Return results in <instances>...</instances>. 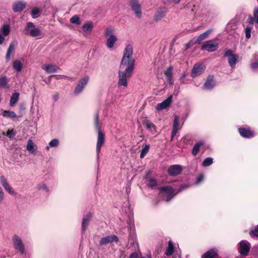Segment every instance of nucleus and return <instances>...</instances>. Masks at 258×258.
<instances>
[{
    "label": "nucleus",
    "instance_id": "obj_44",
    "mask_svg": "<svg viewBox=\"0 0 258 258\" xmlns=\"http://www.w3.org/2000/svg\"><path fill=\"white\" fill-rule=\"evenodd\" d=\"M251 31V28L250 27H247L245 29V37L247 39H249L250 38Z\"/></svg>",
    "mask_w": 258,
    "mask_h": 258
},
{
    "label": "nucleus",
    "instance_id": "obj_22",
    "mask_svg": "<svg viewBox=\"0 0 258 258\" xmlns=\"http://www.w3.org/2000/svg\"><path fill=\"white\" fill-rule=\"evenodd\" d=\"M16 44L14 42H11L7 50L6 54V62H8L11 59V55L15 51Z\"/></svg>",
    "mask_w": 258,
    "mask_h": 258
},
{
    "label": "nucleus",
    "instance_id": "obj_35",
    "mask_svg": "<svg viewBox=\"0 0 258 258\" xmlns=\"http://www.w3.org/2000/svg\"><path fill=\"white\" fill-rule=\"evenodd\" d=\"M27 150L32 153L34 152V143L31 139H29L26 146Z\"/></svg>",
    "mask_w": 258,
    "mask_h": 258
},
{
    "label": "nucleus",
    "instance_id": "obj_9",
    "mask_svg": "<svg viewBox=\"0 0 258 258\" xmlns=\"http://www.w3.org/2000/svg\"><path fill=\"white\" fill-rule=\"evenodd\" d=\"M250 243L246 240H242L239 243L238 250L241 255L246 256L250 250Z\"/></svg>",
    "mask_w": 258,
    "mask_h": 258
},
{
    "label": "nucleus",
    "instance_id": "obj_36",
    "mask_svg": "<svg viewBox=\"0 0 258 258\" xmlns=\"http://www.w3.org/2000/svg\"><path fill=\"white\" fill-rule=\"evenodd\" d=\"M10 32V27L9 25H4L3 27L2 32L4 36H8Z\"/></svg>",
    "mask_w": 258,
    "mask_h": 258
},
{
    "label": "nucleus",
    "instance_id": "obj_42",
    "mask_svg": "<svg viewBox=\"0 0 258 258\" xmlns=\"http://www.w3.org/2000/svg\"><path fill=\"white\" fill-rule=\"evenodd\" d=\"M157 185V182L155 178H151L149 180L148 186L151 188H154Z\"/></svg>",
    "mask_w": 258,
    "mask_h": 258
},
{
    "label": "nucleus",
    "instance_id": "obj_25",
    "mask_svg": "<svg viewBox=\"0 0 258 258\" xmlns=\"http://www.w3.org/2000/svg\"><path fill=\"white\" fill-rule=\"evenodd\" d=\"M20 94L18 92H14L11 97L10 101V105L14 107L18 102L19 99Z\"/></svg>",
    "mask_w": 258,
    "mask_h": 258
},
{
    "label": "nucleus",
    "instance_id": "obj_14",
    "mask_svg": "<svg viewBox=\"0 0 258 258\" xmlns=\"http://www.w3.org/2000/svg\"><path fill=\"white\" fill-rule=\"evenodd\" d=\"M238 133L241 137L245 138H251L254 136V132L250 127H240Z\"/></svg>",
    "mask_w": 258,
    "mask_h": 258
},
{
    "label": "nucleus",
    "instance_id": "obj_1",
    "mask_svg": "<svg viewBox=\"0 0 258 258\" xmlns=\"http://www.w3.org/2000/svg\"><path fill=\"white\" fill-rule=\"evenodd\" d=\"M133 53V47L131 44H127L123 52V57L119 66L120 69H123V71L119 70L118 72V86H127V80L132 78L135 69V60L132 58Z\"/></svg>",
    "mask_w": 258,
    "mask_h": 258
},
{
    "label": "nucleus",
    "instance_id": "obj_16",
    "mask_svg": "<svg viewBox=\"0 0 258 258\" xmlns=\"http://www.w3.org/2000/svg\"><path fill=\"white\" fill-rule=\"evenodd\" d=\"M172 100V95L169 96L167 99L162 102L158 103L156 106L157 110H163L166 108L171 103Z\"/></svg>",
    "mask_w": 258,
    "mask_h": 258
},
{
    "label": "nucleus",
    "instance_id": "obj_21",
    "mask_svg": "<svg viewBox=\"0 0 258 258\" xmlns=\"http://www.w3.org/2000/svg\"><path fill=\"white\" fill-rule=\"evenodd\" d=\"M92 216L93 214L91 213H89L83 218L82 222V230L84 232L86 230Z\"/></svg>",
    "mask_w": 258,
    "mask_h": 258
},
{
    "label": "nucleus",
    "instance_id": "obj_57",
    "mask_svg": "<svg viewBox=\"0 0 258 258\" xmlns=\"http://www.w3.org/2000/svg\"><path fill=\"white\" fill-rule=\"evenodd\" d=\"M128 258H138V254L136 252H133L131 254Z\"/></svg>",
    "mask_w": 258,
    "mask_h": 258
},
{
    "label": "nucleus",
    "instance_id": "obj_4",
    "mask_svg": "<svg viewBox=\"0 0 258 258\" xmlns=\"http://www.w3.org/2000/svg\"><path fill=\"white\" fill-rule=\"evenodd\" d=\"M206 69V66L202 63H196L191 71L190 76L192 78H195L202 75Z\"/></svg>",
    "mask_w": 258,
    "mask_h": 258
},
{
    "label": "nucleus",
    "instance_id": "obj_45",
    "mask_svg": "<svg viewBox=\"0 0 258 258\" xmlns=\"http://www.w3.org/2000/svg\"><path fill=\"white\" fill-rule=\"evenodd\" d=\"M40 12L39 9L38 8H34L32 9L31 14L33 18H35V15H37Z\"/></svg>",
    "mask_w": 258,
    "mask_h": 258
},
{
    "label": "nucleus",
    "instance_id": "obj_33",
    "mask_svg": "<svg viewBox=\"0 0 258 258\" xmlns=\"http://www.w3.org/2000/svg\"><path fill=\"white\" fill-rule=\"evenodd\" d=\"M16 132L14 130V128L10 130H9L7 133L3 132L2 133V135L4 136H6L10 139H13L16 136Z\"/></svg>",
    "mask_w": 258,
    "mask_h": 258
},
{
    "label": "nucleus",
    "instance_id": "obj_3",
    "mask_svg": "<svg viewBox=\"0 0 258 258\" xmlns=\"http://www.w3.org/2000/svg\"><path fill=\"white\" fill-rule=\"evenodd\" d=\"M24 31L26 35L33 37L40 36L42 35L41 30L36 28L34 23L31 22L27 23Z\"/></svg>",
    "mask_w": 258,
    "mask_h": 258
},
{
    "label": "nucleus",
    "instance_id": "obj_48",
    "mask_svg": "<svg viewBox=\"0 0 258 258\" xmlns=\"http://www.w3.org/2000/svg\"><path fill=\"white\" fill-rule=\"evenodd\" d=\"M0 179H1V183L3 185V187H4L5 186L9 184L8 182L7 179L4 176H1Z\"/></svg>",
    "mask_w": 258,
    "mask_h": 258
},
{
    "label": "nucleus",
    "instance_id": "obj_23",
    "mask_svg": "<svg viewBox=\"0 0 258 258\" xmlns=\"http://www.w3.org/2000/svg\"><path fill=\"white\" fill-rule=\"evenodd\" d=\"M167 12V10L165 8H160L157 12L156 14L154 16V19L156 21L161 20L162 18L164 17Z\"/></svg>",
    "mask_w": 258,
    "mask_h": 258
},
{
    "label": "nucleus",
    "instance_id": "obj_53",
    "mask_svg": "<svg viewBox=\"0 0 258 258\" xmlns=\"http://www.w3.org/2000/svg\"><path fill=\"white\" fill-rule=\"evenodd\" d=\"M177 130H178V127H173V129L172 130L171 134V140L173 139V138L175 137V136L177 134Z\"/></svg>",
    "mask_w": 258,
    "mask_h": 258
},
{
    "label": "nucleus",
    "instance_id": "obj_8",
    "mask_svg": "<svg viewBox=\"0 0 258 258\" xmlns=\"http://www.w3.org/2000/svg\"><path fill=\"white\" fill-rule=\"evenodd\" d=\"M218 48V44L216 43L213 40H210L204 42L201 47L203 50H207L208 52H213Z\"/></svg>",
    "mask_w": 258,
    "mask_h": 258
},
{
    "label": "nucleus",
    "instance_id": "obj_46",
    "mask_svg": "<svg viewBox=\"0 0 258 258\" xmlns=\"http://www.w3.org/2000/svg\"><path fill=\"white\" fill-rule=\"evenodd\" d=\"M112 32L113 30L111 28H106L104 31V36L105 37L110 36L111 35H112Z\"/></svg>",
    "mask_w": 258,
    "mask_h": 258
},
{
    "label": "nucleus",
    "instance_id": "obj_34",
    "mask_svg": "<svg viewBox=\"0 0 258 258\" xmlns=\"http://www.w3.org/2000/svg\"><path fill=\"white\" fill-rule=\"evenodd\" d=\"M44 69L48 73H53L56 71L57 68L54 65L48 64L45 67Z\"/></svg>",
    "mask_w": 258,
    "mask_h": 258
},
{
    "label": "nucleus",
    "instance_id": "obj_40",
    "mask_svg": "<svg viewBox=\"0 0 258 258\" xmlns=\"http://www.w3.org/2000/svg\"><path fill=\"white\" fill-rule=\"evenodd\" d=\"M6 191H7L9 194L11 195H16V192L14 190L12 187L10 186L9 184L4 187Z\"/></svg>",
    "mask_w": 258,
    "mask_h": 258
},
{
    "label": "nucleus",
    "instance_id": "obj_38",
    "mask_svg": "<svg viewBox=\"0 0 258 258\" xmlns=\"http://www.w3.org/2000/svg\"><path fill=\"white\" fill-rule=\"evenodd\" d=\"M213 162V159L211 157H208L204 160V161L202 163V165L204 167H208V166L212 165Z\"/></svg>",
    "mask_w": 258,
    "mask_h": 258
},
{
    "label": "nucleus",
    "instance_id": "obj_11",
    "mask_svg": "<svg viewBox=\"0 0 258 258\" xmlns=\"http://www.w3.org/2000/svg\"><path fill=\"white\" fill-rule=\"evenodd\" d=\"M89 80V77L88 76H85L80 79L78 81V84L75 89V94H77L82 92L85 86L88 83Z\"/></svg>",
    "mask_w": 258,
    "mask_h": 258
},
{
    "label": "nucleus",
    "instance_id": "obj_63",
    "mask_svg": "<svg viewBox=\"0 0 258 258\" xmlns=\"http://www.w3.org/2000/svg\"><path fill=\"white\" fill-rule=\"evenodd\" d=\"M46 150H48L49 149V146H47V147H46Z\"/></svg>",
    "mask_w": 258,
    "mask_h": 258
},
{
    "label": "nucleus",
    "instance_id": "obj_24",
    "mask_svg": "<svg viewBox=\"0 0 258 258\" xmlns=\"http://www.w3.org/2000/svg\"><path fill=\"white\" fill-rule=\"evenodd\" d=\"M2 115L5 118H10L13 119L18 117L14 111L4 110H2Z\"/></svg>",
    "mask_w": 258,
    "mask_h": 258
},
{
    "label": "nucleus",
    "instance_id": "obj_18",
    "mask_svg": "<svg viewBox=\"0 0 258 258\" xmlns=\"http://www.w3.org/2000/svg\"><path fill=\"white\" fill-rule=\"evenodd\" d=\"M212 32V29H208L206 32L200 34L197 38H195L193 39V41H194V44H200L203 40L209 37V35Z\"/></svg>",
    "mask_w": 258,
    "mask_h": 258
},
{
    "label": "nucleus",
    "instance_id": "obj_2",
    "mask_svg": "<svg viewBox=\"0 0 258 258\" xmlns=\"http://www.w3.org/2000/svg\"><path fill=\"white\" fill-rule=\"evenodd\" d=\"M158 189L162 200L166 202H169L177 195L170 185L162 186L158 187Z\"/></svg>",
    "mask_w": 258,
    "mask_h": 258
},
{
    "label": "nucleus",
    "instance_id": "obj_19",
    "mask_svg": "<svg viewBox=\"0 0 258 258\" xmlns=\"http://www.w3.org/2000/svg\"><path fill=\"white\" fill-rule=\"evenodd\" d=\"M218 250L216 248H212L206 252L202 258H219Z\"/></svg>",
    "mask_w": 258,
    "mask_h": 258
},
{
    "label": "nucleus",
    "instance_id": "obj_20",
    "mask_svg": "<svg viewBox=\"0 0 258 258\" xmlns=\"http://www.w3.org/2000/svg\"><path fill=\"white\" fill-rule=\"evenodd\" d=\"M26 3L22 2H16L12 6L13 11L15 12H19L23 11L26 7Z\"/></svg>",
    "mask_w": 258,
    "mask_h": 258
},
{
    "label": "nucleus",
    "instance_id": "obj_12",
    "mask_svg": "<svg viewBox=\"0 0 258 258\" xmlns=\"http://www.w3.org/2000/svg\"><path fill=\"white\" fill-rule=\"evenodd\" d=\"M216 85V82L214 75H209L202 87L203 89L211 90Z\"/></svg>",
    "mask_w": 258,
    "mask_h": 258
},
{
    "label": "nucleus",
    "instance_id": "obj_60",
    "mask_svg": "<svg viewBox=\"0 0 258 258\" xmlns=\"http://www.w3.org/2000/svg\"><path fill=\"white\" fill-rule=\"evenodd\" d=\"M4 40L5 38L4 36L2 34H0V44H3L4 42Z\"/></svg>",
    "mask_w": 258,
    "mask_h": 258
},
{
    "label": "nucleus",
    "instance_id": "obj_58",
    "mask_svg": "<svg viewBox=\"0 0 258 258\" xmlns=\"http://www.w3.org/2000/svg\"><path fill=\"white\" fill-rule=\"evenodd\" d=\"M251 67L253 69L258 68V60L251 64Z\"/></svg>",
    "mask_w": 258,
    "mask_h": 258
},
{
    "label": "nucleus",
    "instance_id": "obj_43",
    "mask_svg": "<svg viewBox=\"0 0 258 258\" xmlns=\"http://www.w3.org/2000/svg\"><path fill=\"white\" fill-rule=\"evenodd\" d=\"M59 144V141L57 139H54L52 140L49 143V145L51 147H57Z\"/></svg>",
    "mask_w": 258,
    "mask_h": 258
},
{
    "label": "nucleus",
    "instance_id": "obj_49",
    "mask_svg": "<svg viewBox=\"0 0 258 258\" xmlns=\"http://www.w3.org/2000/svg\"><path fill=\"white\" fill-rule=\"evenodd\" d=\"M188 187L187 184H182L180 186V187L177 189L176 193L178 194L182 191L183 190L187 188Z\"/></svg>",
    "mask_w": 258,
    "mask_h": 258
},
{
    "label": "nucleus",
    "instance_id": "obj_30",
    "mask_svg": "<svg viewBox=\"0 0 258 258\" xmlns=\"http://www.w3.org/2000/svg\"><path fill=\"white\" fill-rule=\"evenodd\" d=\"M173 252H174L173 243L171 240H169L168 241V247H167V249L166 250L165 254L167 256H169V255H172L173 253Z\"/></svg>",
    "mask_w": 258,
    "mask_h": 258
},
{
    "label": "nucleus",
    "instance_id": "obj_54",
    "mask_svg": "<svg viewBox=\"0 0 258 258\" xmlns=\"http://www.w3.org/2000/svg\"><path fill=\"white\" fill-rule=\"evenodd\" d=\"M38 188L39 189H42L45 190L46 192H48L49 191L48 188L45 184H43L38 186Z\"/></svg>",
    "mask_w": 258,
    "mask_h": 258
},
{
    "label": "nucleus",
    "instance_id": "obj_29",
    "mask_svg": "<svg viewBox=\"0 0 258 258\" xmlns=\"http://www.w3.org/2000/svg\"><path fill=\"white\" fill-rule=\"evenodd\" d=\"M13 67L17 72H20L22 69L23 63L19 60H15L13 62Z\"/></svg>",
    "mask_w": 258,
    "mask_h": 258
},
{
    "label": "nucleus",
    "instance_id": "obj_5",
    "mask_svg": "<svg viewBox=\"0 0 258 258\" xmlns=\"http://www.w3.org/2000/svg\"><path fill=\"white\" fill-rule=\"evenodd\" d=\"M129 6L131 7L132 10L134 11L136 16L138 18H141L142 15V12L139 1L129 0Z\"/></svg>",
    "mask_w": 258,
    "mask_h": 258
},
{
    "label": "nucleus",
    "instance_id": "obj_37",
    "mask_svg": "<svg viewBox=\"0 0 258 258\" xmlns=\"http://www.w3.org/2000/svg\"><path fill=\"white\" fill-rule=\"evenodd\" d=\"M70 22L73 24L80 25L81 24L80 17L77 15H74L70 19Z\"/></svg>",
    "mask_w": 258,
    "mask_h": 258
},
{
    "label": "nucleus",
    "instance_id": "obj_55",
    "mask_svg": "<svg viewBox=\"0 0 258 258\" xmlns=\"http://www.w3.org/2000/svg\"><path fill=\"white\" fill-rule=\"evenodd\" d=\"M253 16L254 18L256 19V22L258 24V9L254 10Z\"/></svg>",
    "mask_w": 258,
    "mask_h": 258
},
{
    "label": "nucleus",
    "instance_id": "obj_59",
    "mask_svg": "<svg viewBox=\"0 0 258 258\" xmlns=\"http://www.w3.org/2000/svg\"><path fill=\"white\" fill-rule=\"evenodd\" d=\"M248 22L249 24H253L254 22V18L252 17H249L248 19Z\"/></svg>",
    "mask_w": 258,
    "mask_h": 258
},
{
    "label": "nucleus",
    "instance_id": "obj_52",
    "mask_svg": "<svg viewBox=\"0 0 258 258\" xmlns=\"http://www.w3.org/2000/svg\"><path fill=\"white\" fill-rule=\"evenodd\" d=\"M178 117L176 115L174 116L173 127H177L178 125Z\"/></svg>",
    "mask_w": 258,
    "mask_h": 258
},
{
    "label": "nucleus",
    "instance_id": "obj_64",
    "mask_svg": "<svg viewBox=\"0 0 258 258\" xmlns=\"http://www.w3.org/2000/svg\"><path fill=\"white\" fill-rule=\"evenodd\" d=\"M141 258H145V257H141Z\"/></svg>",
    "mask_w": 258,
    "mask_h": 258
},
{
    "label": "nucleus",
    "instance_id": "obj_13",
    "mask_svg": "<svg viewBox=\"0 0 258 258\" xmlns=\"http://www.w3.org/2000/svg\"><path fill=\"white\" fill-rule=\"evenodd\" d=\"M119 241L118 237L115 235H110L102 238L99 241L100 245H104L113 242H117Z\"/></svg>",
    "mask_w": 258,
    "mask_h": 258
},
{
    "label": "nucleus",
    "instance_id": "obj_62",
    "mask_svg": "<svg viewBox=\"0 0 258 258\" xmlns=\"http://www.w3.org/2000/svg\"><path fill=\"white\" fill-rule=\"evenodd\" d=\"M58 98V95H55L54 96V99L55 101L57 100Z\"/></svg>",
    "mask_w": 258,
    "mask_h": 258
},
{
    "label": "nucleus",
    "instance_id": "obj_39",
    "mask_svg": "<svg viewBox=\"0 0 258 258\" xmlns=\"http://www.w3.org/2000/svg\"><path fill=\"white\" fill-rule=\"evenodd\" d=\"M7 83V78L6 76L0 77V87H6Z\"/></svg>",
    "mask_w": 258,
    "mask_h": 258
},
{
    "label": "nucleus",
    "instance_id": "obj_31",
    "mask_svg": "<svg viewBox=\"0 0 258 258\" xmlns=\"http://www.w3.org/2000/svg\"><path fill=\"white\" fill-rule=\"evenodd\" d=\"M204 145V142L203 141H200L197 143L194 146L192 150V154L194 156H196L198 153L199 152L200 148L201 146Z\"/></svg>",
    "mask_w": 258,
    "mask_h": 258
},
{
    "label": "nucleus",
    "instance_id": "obj_27",
    "mask_svg": "<svg viewBox=\"0 0 258 258\" xmlns=\"http://www.w3.org/2000/svg\"><path fill=\"white\" fill-rule=\"evenodd\" d=\"M93 24L92 21H87L82 26V29L85 32L90 33L92 31Z\"/></svg>",
    "mask_w": 258,
    "mask_h": 258
},
{
    "label": "nucleus",
    "instance_id": "obj_15",
    "mask_svg": "<svg viewBox=\"0 0 258 258\" xmlns=\"http://www.w3.org/2000/svg\"><path fill=\"white\" fill-rule=\"evenodd\" d=\"M182 171V167L179 165H173L170 166L168 169V173L171 176H176L180 174Z\"/></svg>",
    "mask_w": 258,
    "mask_h": 258
},
{
    "label": "nucleus",
    "instance_id": "obj_56",
    "mask_svg": "<svg viewBox=\"0 0 258 258\" xmlns=\"http://www.w3.org/2000/svg\"><path fill=\"white\" fill-rule=\"evenodd\" d=\"M4 197V193L3 192L2 188L0 186V202H2Z\"/></svg>",
    "mask_w": 258,
    "mask_h": 258
},
{
    "label": "nucleus",
    "instance_id": "obj_61",
    "mask_svg": "<svg viewBox=\"0 0 258 258\" xmlns=\"http://www.w3.org/2000/svg\"><path fill=\"white\" fill-rule=\"evenodd\" d=\"M187 76V74L185 73H184L182 74V76L180 78V80H181L183 78H185Z\"/></svg>",
    "mask_w": 258,
    "mask_h": 258
},
{
    "label": "nucleus",
    "instance_id": "obj_50",
    "mask_svg": "<svg viewBox=\"0 0 258 258\" xmlns=\"http://www.w3.org/2000/svg\"><path fill=\"white\" fill-rule=\"evenodd\" d=\"M249 233L251 235H253V236L258 237V226H257L254 230H251Z\"/></svg>",
    "mask_w": 258,
    "mask_h": 258
},
{
    "label": "nucleus",
    "instance_id": "obj_41",
    "mask_svg": "<svg viewBox=\"0 0 258 258\" xmlns=\"http://www.w3.org/2000/svg\"><path fill=\"white\" fill-rule=\"evenodd\" d=\"M144 124L145 125L146 128L152 130V128L155 130L156 126L152 123H151L149 120H146L144 122Z\"/></svg>",
    "mask_w": 258,
    "mask_h": 258
},
{
    "label": "nucleus",
    "instance_id": "obj_17",
    "mask_svg": "<svg viewBox=\"0 0 258 258\" xmlns=\"http://www.w3.org/2000/svg\"><path fill=\"white\" fill-rule=\"evenodd\" d=\"M173 70L172 66H169L166 70L164 71V74L167 78V82L169 85H173L174 82L173 80Z\"/></svg>",
    "mask_w": 258,
    "mask_h": 258
},
{
    "label": "nucleus",
    "instance_id": "obj_26",
    "mask_svg": "<svg viewBox=\"0 0 258 258\" xmlns=\"http://www.w3.org/2000/svg\"><path fill=\"white\" fill-rule=\"evenodd\" d=\"M94 126L97 132L101 131V123L99 121L98 111H97L94 115Z\"/></svg>",
    "mask_w": 258,
    "mask_h": 258
},
{
    "label": "nucleus",
    "instance_id": "obj_32",
    "mask_svg": "<svg viewBox=\"0 0 258 258\" xmlns=\"http://www.w3.org/2000/svg\"><path fill=\"white\" fill-rule=\"evenodd\" d=\"M150 145L148 144H146L144 145L143 149H142L140 153V158L143 159L145 157L146 155L148 153L149 151Z\"/></svg>",
    "mask_w": 258,
    "mask_h": 258
},
{
    "label": "nucleus",
    "instance_id": "obj_6",
    "mask_svg": "<svg viewBox=\"0 0 258 258\" xmlns=\"http://www.w3.org/2000/svg\"><path fill=\"white\" fill-rule=\"evenodd\" d=\"M12 241L15 248L17 249L21 254H23L25 249L22 239L17 235L15 234L12 237Z\"/></svg>",
    "mask_w": 258,
    "mask_h": 258
},
{
    "label": "nucleus",
    "instance_id": "obj_51",
    "mask_svg": "<svg viewBox=\"0 0 258 258\" xmlns=\"http://www.w3.org/2000/svg\"><path fill=\"white\" fill-rule=\"evenodd\" d=\"M204 179V175L203 174H200L197 178L196 183L199 184Z\"/></svg>",
    "mask_w": 258,
    "mask_h": 258
},
{
    "label": "nucleus",
    "instance_id": "obj_47",
    "mask_svg": "<svg viewBox=\"0 0 258 258\" xmlns=\"http://www.w3.org/2000/svg\"><path fill=\"white\" fill-rule=\"evenodd\" d=\"M163 3L165 4H178L180 3L181 0H163Z\"/></svg>",
    "mask_w": 258,
    "mask_h": 258
},
{
    "label": "nucleus",
    "instance_id": "obj_10",
    "mask_svg": "<svg viewBox=\"0 0 258 258\" xmlns=\"http://www.w3.org/2000/svg\"><path fill=\"white\" fill-rule=\"evenodd\" d=\"M105 141V134L101 131L97 132V141L96 144V152L98 155L101 151V149Z\"/></svg>",
    "mask_w": 258,
    "mask_h": 258
},
{
    "label": "nucleus",
    "instance_id": "obj_7",
    "mask_svg": "<svg viewBox=\"0 0 258 258\" xmlns=\"http://www.w3.org/2000/svg\"><path fill=\"white\" fill-rule=\"evenodd\" d=\"M224 56L228 57V62L231 68L235 67L238 58V56L237 54H233L231 49H227L225 51Z\"/></svg>",
    "mask_w": 258,
    "mask_h": 258
},
{
    "label": "nucleus",
    "instance_id": "obj_28",
    "mask_svg": "<svg viewBox=\"0 0 258 258\" xmlns=\"http://www.w3.org/2000/svg\"><path fill=\"white\" fill-rule=\"evenodd\" d=\"M117 41V38L114 35H111L107 39L106 45L108 48L113 47L114 44Z\"/></svg>",
    "mask_w": 258,
    "mask_h": 258
}]
</instances>
